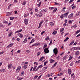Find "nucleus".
I'll return each mask as SVG.
<instances>
[{
    "label": "nucleus",
    "mask_w": 80,
    "mask_h": 80,
    "mask_svg": "<svg viewBox=\"0 0 80 80\" xmlns=\"http://www.w3.org/2000/svg\"><path fill=\"white\" fill-rule=\"evenodd\" d=\"M53 50L54 53L55 54V55H57V54L58 53V49L57 48H55Z\"/></svg>",
    "instance_id": "1"
},
{
    "label": "nucleus",
    "mask_w": 80,
    "mask_h": 80,
    "mask_svg": "<svg viewBox=\"0 0 80 80\" xmlns=\"http://www.w3.org/2000/svg\"><path fill=\"white\" fill-rule=\"evenodd\" d=\"M21 69V67L20 66L18 67L16 71V73H18V72L20 71V70Z\"/></svg>",
    "instance_id": "2"
},
{
    "label": "nucleus",
    "mask_w": 80,
    "mask_h": 80,
    "mask_svg": "<svg viewBox=\"0 0 80 80\" xmlns=\"http://www.w3.org/2000/svg\"><path fill=\"white\" fill-rule=\"evenodd\" d=\"M68 13H69V12H68L67 13H65L64 14H62V15L63 17H64L65 18V17H67V16H68Z\"/></svg>",
    "instance_id": "3"
},
{
    "label": "nucleus",
    "mask_w": 80,
    "mask_h": 80,
    "mask_svg": "<svg viewBox=\"0 0 80 80\" xmlns=\"http://www.w3.org/2000/svg\"><path fill=\"white\" fill-rule=\"evenodd\" d=\"M44 52H45V53H49V50H48V48H45V49H44Z\"/></svg>",
    "instance_id": "4"
},
{
    "label": "nucleus",
    "mask_w": 80,
    "mask_h": 80,
    "mask_svg": "<svg viewBox=\"0 0 80 80\" xmlns=\"http://www.w3.org/2000/svg\"><path fill=\"white\" fill-rule=\"evenodd\" d=\"M73 14L72 13L70 15L68 16L69 18H72L73 17Z\"/></svg>",
    "instance_id": "5"
},
{
    "label": "nucleus",
    "mask_w": 80,
    "mask_h": 80,
    "mask_svg": "<svg viewBox=\"0 0 80 80\" xmlns=\"http://www.w3.org/2000/svg\"><path fill=\"white\" fill-rule=\"evenodd\" d=\"M79 54H80V52H79V51H77L76 52L75 55H76V57H77L78 55H79Z\"/></svg>",
    "instance_id": "6"
},
{
    "label": "nucleus",
    "mask_w": 80,
    "mask_h": 80,
    "mask_svg": "<svg viewBox=\"0 0 80 80\" xmlns=\"http://www.w3.org/2000/svg\"><path fill=\"white\" fill-rule=\"evenodd\" d=\"M24 21L25 24H26V25H27L28 24V20H27V19H24Z\"/></svg>",
    "instance_id": "7"
},
{
    "label": "nucleus",
    "mask_w": 80,
    "mask_h": 80,
    "mask_svg": "<svg viewBox=\"0 0 80 80\" xmlns=\"http://www.w3.org/2000/svg\"><path fill=\"white\" fill-rule=\"evenodd\" d=\"M13 45V43H11L7 47V48H9V47H12Z\"/></svg>",
    "instance_id": "8"
},
{
    "label": "nucleus",
    "mask_w": 80,
    "mask_h": 80,
    "mask_svg": "<svg viewBox=\"0 0 80 80\" xmlns=\"http://www.w3.org/2000/svg\"><path fill=\"white\" fill-rule=\"evenodd\" d=\"M72 78H74L75 77V75H74V73H73L71 74V76Z\"/></svg>",
    "instance_id": "9"
},
{
    "label": "nucleus",
    "mask_w": 80,
    "mask_h": 80,
    "mask_svg": "<svg viewBox=\"0 0 80 80\" xmlns=\"http://www.w3.org/2000/svg\"><path fill=\"white\" fill-rule=\"evenodd\" d=\"M34 41H35V39L33 38L32 39L30 42H29V43H33V42H34Z\"/></svg>",
    "instance_id": "10"
},
{
    "label": "nucleus",
    "mask_w": 80,
    "mask_h": 80,
    "mask_svg": "<svg viewBox=\"0 0 80 80\" xmlns=\"http://www.w3.org/2000/svg\"><path fill=\"white\" fill-rule=\"evenodd\" d=\"M12 33H13V32H10L9 33L8 36L9 37H10L12 36Z\"/></svg>",
    "instance_id": "11"
},
{
    "label": "nucleus",
    "mask_w": 80,
    "mask_h": 80,
    "mask_svg": "<svg viewBox=\"0 0 80 80\" xmlns=\"http://www.w3.org/2000/svg\"><path fill=\"white\" fill-rule=\"evenodd\" d=\"M18 36L19 37H20V38H22L23 37V35H22L21 33H19Z\"/></svg>",
    "instance_id": "12"
},
{
    "label": "nucleus",
    "mask_w": 80,
    "mask_h": 80,
    "mask_svg": "<svg viewBox=\"0 0 80 80\" xmlns=\"http://www.w3.org/2000/svg\"><path fill=\"white\" fill-rule=\"evenodd\" d=\"M68 71L69 74L71 75V73H72V71L71 70V69H68Z\"/></svg>",
    "instance_id": "13"
},
{
    "label": "nucleus",
    "mask_w": 80,
    "mask_h": 80,
    "mask_svg": "<svg viewBox=\"0 0 80 80\" xmlns=\"http://www.w3.org/2000/svg\"><path fill=\"white\" fill-rule=\"evenodd\" d=\"M50 63H53V62H55V61L53 60V59H51L50 60Z\"/></svg>",
    "instance_id": "14"
},
{
    "label": "nucleus",
    "mask_w": 80,
    "mask_h": 80,
    "mask_svg": "<svg viewBox=\"0 0 80 80\" xmlns=\"http://www.w3.org/2000/svg\"><path fill=\"white\" fill-rule=\"evenodd\" d=\"M44 58V57H42L39 59L40 62H41L43 60V58Z\"/></svg>",
    "instance_id": "15"
},
{
    "label": "nucleus",
    "mask_w": 80,
    "mask_h": 80,
    "mask_svg": "<svg viewBox=\"0 0 80 80\" xmlns=\"http://www.w3.org/2000/svg\"><path fill=\"white\" fill-rule=\"evenodd\" d=\"M68 39H69V38L68 37H67L65 39L64 41V42H65L66 41H67V40H68Z\"/></svg>",
    "instance_id": "16"
},
{
    "label": "nucleus",
    "mask_w": 80,
    "mask_h": 80,
    "mask_svg": "<svg viewBox=\"0 0 80 80\" xmlns=\"http://www.w3.org/2000/svg\"><path fill=\"white\" fill-rule=\"evenodd\" d=\"M63 75V73H61L59 74H58L57 75V76H62V75Z\"/></svg>",
    "instance_id": "17"
},
{
    "label": "nucleus",
    "mask_w": 80,
    "mask_h": 80,
    "mask_svg": "<svg viewBox=\"0 0 80 80\" xmlns=\"http://www.w3.org/2000/svg\"><path fill=\"white\" fill-rule=\"evenodd\" d=\"M12 64H8V68L9 69L10 68V67L11 66H12Z\"/></svg>",
    "instance_id": "18"
},
{
    "label": "nucleus",
    "mask_w": 80,
    "mask_h": 80,
    "mask_svg": "<svg viewBox=\"0 0 80 80\" xmlns=\"http://www.w3.org/2000/svg\"><path fill=\"white\" fill-rule=\"evenodd\" d=\"M43 15V14L42 13H40L38 15V17H40L41 16H42Z\"/></svg>",
    "instance_id": "19"
},
{
    "label": "nucleus",
    "mask_w": 80,
    "mask_h": 80,
    "mask_svg": "<svg viewBox=\"0 0 80 80\" xmlns=\"http://www.w3.org/2000/svg\"><path fill=\"white\" fill-rule=\"evenodd\" d=\"M27 38H26L23 41V42L24 43H25L26 42H27Z\"/></svg>",
    "instance_id": "20"
},
{
    "label": "nucleus",
    "mask_w": 80,
    "mask_h": 80,
    "mask_svg": "<svg viewBox=\"0 0 80 80\" xmlns=\"http://www.w3.org/2000/svg\"><path fill=\"white\" fill-rule=\"evenodd\" d=\"M23 68H25V69H26L27 68V65H25L24 66H23Z\"/></svg>",
    "instance_id": "21"
},
{
    "label": "nucleus",
    "mask_w": 80,
    "mask_h": 80,
    "mask_svg": "<svg viewBox=\"0 0 80 80\" xmlns=\"http://www.w3.org/2000/svg\"><path fill=\"white\" fill-rule=\"evenodd\" d=\"M10 15H11V13L10 12H8L7 15H6V16H9Z\"/></svg>",
    "instance_id": "22"
},
{
    "label": "nucleus",
    "mask_w": 80,
    "mask_h": 80,
    "mask_svg": "<svg viewBox=\"0 0 80 80\" xmlns=\"http://www.w3.org/2000/svg\"><path fill=\"white\" fill-rule=\"evenodd\" d=\"M52 34H53V35H56V34H57V31H54V32H52Z\"/></svg>",
    "instance_id": "23"
},
{
    "label": "nucleus",
    "mask_w": 80,
    "mask_h": 80,
    "mask_svg": "<svg viewBox=\"0 0 80 80\" xmlns=\"http://www.w3.org/2000/svg\"><path fill=\"white\" fill-rule=\"evenodd\" d=\"M63 30H64V28H62L61 29L60 32H63Z\"/></svg>",
    "instance_id": "24"
},
{
    "label": "nucleus",
    "mask_w": 80,
    "mask_h": 80,
    "mask_svg": "<svg viewBox=\"0 0 80 80\" xmlns=\"http://www.w3.org/2000/svg\"><path fill=\"white\" fill-rule=\"evenodd\" d=\"M76 63H80V60L76 61Z\"/></svg>",
    "instance_id": "25"
},
{
    "label": "nucleus",
    "mask_w": 80,
    "mask_h": 80,
    "mask_svg": "<svg viewBox=\"0 0 80 80\" xmlns=\"http://www.w3.org/2000/svg\"><path fill=\"white\" fill-rule=\"evenodd\" d=\"M40 53H41L40 52H38L37 54V56H39V55H40Z\"/></svg>",
    "instance_id": "26"
},
{
    "label": "nucleus",
    "mask_w": 80,
    "mask_h": 80,
    "mask_svg": "<svg viewBox=\"0 0 80 80\" xmlns=\"http://www.w3.org/2000/svg\"><path fill=\"white\" fill-rule=\"evenodd\" d=\"M10 20H13V19L14 18L13 17H10Z\"/></svg>",
    "instance_id": "27"
},
{
    "label": "nucleus",
    "mask_w": 80,
    "mask_h": 80,
    "mask_svg": "<svg viewBox=\"0 0 80 80\" xmlns=\"http://www.w3.org/2000/svg\"><path fill=\"white\" fill-rule=\"evenodd\" d=\"M47 63H48V62L46 61L44 62V65L45 66V65H47Z\"/></svg>",
    "instance_id": "28"
},
{
    "label": "nucleus",
    "mask_w": 80,
    "mask_h": 80,
    "mask_svg": "<svg viewBox=\"0 0 80 80\" xmlns=\"http://www.w3.org/2000/svg\"><path fill=\"white\" fill-rule=\"evenodd\" d=\"M47 47V44H45L44 45V46H43V48H46V47Z\"/></svg>",
    "instance_id": "29"
},
{
    "label": "nucleus",
    "mask_w": 80,
    "mask_h": 80,
    "mask_svg": "<svg viewBox=\"0 0 80 80\" xmlns=\"http://www.w3.org/2000/svg\"><path fill=\"white\" fill-rule=\"evenodd\" d=\"M68 22H69V23L70 25L71 24H72V21L71 20H69Z\"/></svg>",
    "instance_id": "30"
},
{
    "label": "nucleus",
    "mask_w": 80,
    "mask_h": 80,
    "mask_svg": "<svg viewBox=\"0 0 80 80\" xmlns=\"http://www.w3.org/2000/svg\"><path fill=\"white\" fill-rule=\"evenodd\" d=\"M58 62H56L54 64H53V66H55V67L56 66V65H57V63Z\"/></svg>",
    "instance_id": "31"
},
{
    "label": "nucleus",
    "mask_w": 80,
    "mask_h": 80,
    "mask_svg": "<svg viewBox=\"0 0 80 80\" xmlns=\"http://www.w3.org/2000/svg\"><path fill=\"white\" fill-rule=\"evenodd\" d=\"M67 57L66 56H65L62 59L63 60H65L66 58Z\"/></svg>",
    "instance_id": "32"
},
{
    "label": "nucleus",
    "mask_w": 80,
    "mask_h": 80,
    "mask_svg": "<svg viewBox=\"0 0 80 80\" xmlns=\"http://www.w3.org/2000/svg\"><path fill=\"white\" fill-rule=\"evenodd\" d=\"M37 77H38V76H35L34 78L33 79H34V80H35V79H36V78H37Z\"/></svg>",
    "instance_id": "33"
},
{
    "label": "nucleus",
    "mask_w": 80,
    "mask_h": 80,
    "mask_svg": "<svg viewBox=\"0 0 80 80\" xmlns=\"http://www.w3.org/2000/svg\"><path fill=\"white\" fill-rule=\"evenodd\" d=\"M25 4H26V1H24V2L23 3H22V4L23 5H25Z\"/></svg>",
    "instance_id": "34"
},
{
    "label": "nucleus",
    "mask_w": 80,
    "mask_h": 80,
    "mask_svg": "<svg viewBox=\"0 0 80 80\" xmlns=\"http://www.w3.org/2000/svg\"><path fill=\"white\" fill-rule=\"evenodd\" d=\"M5 69H3L1 71V72H5Z\"/></svg>",
    "instance_id": "35"
},
{
    "label": "nucleus",
    "mask_w": 80,
    "mask_h": 80,
    "mask_svg": "<svg viewBox=\"0 0 80 80\" xmlns=\"http://www.w3.org/2000/svg\"><path fill=\"white\" fill-rule=\"evenodd\" d=\"M73 27H74V28H76L77 27V24H75L74 26H72Z\"/></svg>",
    "instance_id": "36"
},
{
    "label": "nucleus",
    "mask_w": 80,
    "mask_h": 80,
    "mask_svg": "<svg viewBox=\"0 0 80 80\" xmlns=\"http://www.w3.org/2000/svg\"><path fill=\"white\" fill-rule=\"evenodd\" d=\"M18 78H19V77H17V78H18V80H21L22 79V78H21L19 79H18Z\"/></svg>",
    "instance_id": "37"
},
{
    "label": "nucleus",
    "mask_w": 80,
    "mask_h": 80,
    "mask_svg": "<svg viewBox=\"0 0 80 80\" xmlns=\"http://www.w3.org/2000/svg\"><path fill=\"white\" fill-rule=\"evenodd\" d=\"M76 7H77V6H74L72 7V9H74V8H76Z\"/></svg>",
    "instance_id": "38"
},
{
    "label": "nucleus",
    "mask_w": 80,
    "mask_h": 80,
    "mask_svg": "<svg viewBox=\"0 0 80 80\" xmlns=\"http://www.w3.org/2000/svg\"><path fill=\"white\" fill-rule=\"evenodd\" d=\"M46 69H47V67H45L43 68V70H46Z\"/></svg>",
    "instance_id": "39"
},
{
    "label": "nucleus",
    "mask_w": 80,
    "mask_h": 80,
    "mask_svg": "<svg viewBox=\"0 0 80 80\" xmlns=\"http://www.w3.org/2000/svg\"><path fill=\"white\" fill-rule=\"evenodd\" d=\"M28 14H25L24 15V17H27V16H28Z\"/></svg>",
    "instance_id": "40"
},
{
    "label": "nucleus",
    "mask_w": 80,
    "mask_h": 80,
    "mask_svg": "<svg viewBox=\"0 0 80 80\" xmlns=\"http://www.w3.org/2000/svg\"><path fill=\"white\" fill-rule=\"evenodd\" d=\"M45 32V31H43L41 33V35H43V33H44Z\"/></svg>",
    "instance_id": "41"
},
{
    "label": "nucleus",
    "mask_w": 80,
    "mask_h": 80,
    "mask_svg": "<svg viewBox=\"0 0 80 80\" xmlns=\"http://www.w3.org/2000/svg\"><path fill=\"white\" fill-rule=\"evenodd\" d=\"M42 66H43V65H41L39 66H38V68H41V67H42Z\"/></svg>",
    "instance_id": "42"
},
{
    "label": "nucleus",
    "mask_w": 80,
    "mask_h": 80,
    "mask_svg": "<svg viewBox=\"0 0 80 80\" xmlns=\"http://www.w3.org/2000/svg\"><path fill=\"white\" fill-rule=\"evenodd\" d=\"M55 4H56V5H59V3H58L56 2H55Z\"/></svg>",
    "instance_id": "43"
},
{
    "label": "nucleus",
    "mask_w": 80,
    "mask_h": 80,
    "mask_svg": "<svg viewBox=\"0 0 80 80\" xmlns=\"http://www.w3.org/2000/svg\"><path fill=\"white\" fill-rule=\"evenodd\" d=\"M38 11V8H36L35 9V12H37V11Z\"/></svg>",
    "instance_id": "44"
},
{
    "label": "nucleus",
    "mask_w": 80,
    "mask_h": 80,
    "mask_svg": "<svg viewBox=\"0 0 80 80\" xmlns=\"http://www.w3.org/2000/svg\"><path fill=\"white\" fill-rule=\"evenodd\" d=\"M52 40L50 42V43H49V45H52Z\"/></svg>",
    "instance_id": "45"
},
{
    "label": "nucleus",
    "mask_w": 80,
    "mask_h": 80,
    "mask_svg": "<svg viewBox=\"0 0 80 80\" xmlns=\"http://www.w3.org/2000/svg\"><path fill=\"white\" fill-rule=\"evenodd\" d=\"M77 50H80V47H77L76 48Z\"/></svg>",
    "instance_id": "46"
},
{
    "label": "nucleus",
    "mask_w": 80,
    "mask_h": 80,
    "mask_svg": "<svg viewBox=\"0 0 80 80\" xmlns=\"http://www.w3.org/2000/svg\"><path fill=\"white\" fill-rule=\"evenodd\" d=\"M4 52H0V55H2V54H3V53H4Z\"/></svg>",
    "instance_id": "47"
},
{
    "label": "nucleus",
    "mask_w": 80,
    "mask_h": 80,
    "mask_svg": "<svg viewBox=\"0 0 80 80\" xmlns=\"http://www.w3.org/2000/svg\"><path fill=\"white\" fill-rule=\"evenodd\" d=\"M79 32V31H78V30L77 31V32H76V34L77 35V34H78V32Z\"/></svg>",
    "instance_id": "48"
},
{
    "label": "nucleus",
    "mask_w": 80,
    "mask_h": 80,
    "mask_svg": "<svg viewBox=\"0 0 80 80\" xmlns=\"http://www.w3.org/2000/svg\"><path fill=\"white\" fill-rule=\"evenodd\" d=\"M20 50H18L17 51V52L18 53H20Z\"/></svg>",
    "instance_id": "49"
},
{
    "label": "nucleus",
    "mask_w": 80,
    "mask_h": 80,
    "mask_svg": "<svg viewBox=\"0 0 80 80\" xmlns=\"http://www.w3.org/2000/svg\"><path fill=\"white\" fill-rule=\"evenodd\" d=\"M45 40H49V38H45Z\"/></svg>",
    "instance_id": "50"
},
{
    "label": "nucleus",
    "mask_w": 80,
    "mask_h": 80,
    "mask_svg": "<svg viewBox=\"0 0 80 80\" xmlns=\"http://www.w3.org/2000/svg\"><path fill=\"white\" fill-rule=\"evenodd\" d=\"M45 9H43L42 10L41 12H45Z\"/></svg>",
    "instance_id": "51"
},
{
    "label": "nucleus",
    "mask_w": 80,
    "mask_h": 80,
    "mask_svg": "<svg viewBox=\"0 0 80 80\" xmlns=\"http://www.w3.org/2000/svg\"><path fill=\"white\" fill-rule=\"evenodd\" d=\"M41 77H42V75H41L40 76H39V77L38 78V79L39 80V79H40V78Z\"/></svg>",
    "instance_id": "52"
},
{
    "label": "nucleus",
    "mask_w": 80,
    "mask_h": 80,
    "mask_svg": "<svg viewBox=\"0 0 80 80\" xmlns=\"http://www.w3.org/2000/svg\"><path fill=\"white\" fill-rule=\"evenodd\" d=\"M80 34H79L76 37H80Z\"/></svg>",
    "instance_id": "53"
},
{
    "label": "nucleus",
    "mask_w": 80,
    "mask_h": 80,
    "mask_svg": "<svg viewBox=\"0 0 80 80\" xmlns=\"http://www.w3.org/2000/svg\"><path fill=\"white\" fill-rule=\"evenodd\" d=\"M59 57H60V56H59L57 58V59L58 60V59H59Z\"/></svg>",
    "instance_id": "54"
},
{
    "label": "nucleus",
    "mask_w": 80,
    "mask_h": 80,
    "mask_svg": "<svg viewBox=\"0 0 80 80\" xmlns=\"http://www.w3.org/2000/svg\"><path fill=\"white\" fill-rule=\"evenodd\" d=\"M12 24V22H9L8 24V26H10V25H11V24Z\"/></svg>",
    "instance_id": "55"
},
{
    "label": "nucleus",
    "mask_w": 80,
    "mask_h": 80,
    "mask_svg": "<svg viewBox=\"0 0 80 80\" xmlns=\"http://www.w3.org/2000/svg\"><path fill=\"white\" fill-rule=\"evenodd\" d=\"M54 23L53 22H51L50 23V25H52V26H53V25Z\"/></svg>",
    "instance_id": "56"
},
{
    "label": "nucleus",
    "mask_w": 80,
    "mask_h": 80,
    "mask_svg": "<svg viewBox=\"0 0 80 80\" xmlns=\"http://www.w3.org/2000/svg\"><path fill=\"white\" fill-rule=\"evenodd\" d=\"M61 70H62V68H59V71H61Z\"/></svg>",
    "instance_id": "57"
},
{
    "label": "nucleus",
    "mask_w": 80,
    "mask_h": 80,
    "mask_svg": "<svg viewBox=\"0 0 80 80\" xmlns=\"http://www.w3.org/2000/svg\"><path fill=\"white\" fill-rule=\"evenodd\" d=\"M73 0H71L70 2H69V3H71L72 2H73Z\"/></svg>",
    "instance_id": "58"
},
{
    "label": "nucleus",
    "mask_w": 80,
    "mask_h": 80,
    "mask_svg": "<svg viewBox=\"0 0 80 80\" xmlns=\"http://www.w3.org/2000/svg\"><path fill=\"white\" fill-rule=\"evenodd\" d=\"M48 74L45 76V77H49Z\"/></svg>",
    "instance_id": "59"
},
{
    "label": "nucleus",
    "mask_w": 80,
    "mask_h": 80,
    "mask_svg": "<svg viewBox=\"0 0 80 80\" xmlns=\"http://www.w3.org/2000/svg\"><path fill=\"white\" fill-rule=\"evenodd\" d=\"M38 44L36 43L35 44H34V46H37V45H38Z\"/></svg>",
    "instance_id": "60"
},
{
    "label": "nucleus",
    "mask_w": 80,
    "mask_h": 80,
    "mask_svg": "<svg viewBox=\"0 0 80 80\" xmlns=\"http://www.w3.org/2000/svg\"><path fill=\"white\" fill-rule=\"evenodd\" d=\"M73 62H72L71 63L70 66H72V65H73Z\"/></svg>",
    "instance_id": "61"
},
{
    "label": "nucleus",
    "mask_w": 80,
    "mask_h": 80,
    "mask_svg": "<svg viewBox=\"0 0 80 80\" xmlns=\"http://www.w3.org/2000/svg\"><path fill=\"white\" fill-rule=\"evenodd\" d=\"M60 18H63V16L62 15H61L60 17Z\"/></svg>",
    "instance_id": "62"
},
{
    "label": "nucleus",
    "mask_w": 80,
    "mask_h": 80,
    "mask_svg": "<svg viewBox=\"0 0 80 80\" xmlns=\"http://www.w3.org/2000/svg\"><path fill=\"white\" fill-rule=\"evenodd\" d=\"M14 3H17V0H14Z\"/></svg>",
    "instance_id": "63"
},
{
    "label": "nucleus",
    "mask_w": 80,
    "mask_h": 80,
    "mask_svg": "<svg viewBox=\"0 0 80 80\" xmlns=\"http://www.w3.org/2000/svg\"><path fill=\"white\" fill-rule=\"evenodd\" d=\"M17 41H19L20 40V38H17Z\"/></svg>",
    "instance_id": "64"
}]
</instances>
